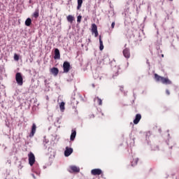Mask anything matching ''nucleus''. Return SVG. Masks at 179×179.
<instances>
[{
	"instance_id": "25",
	"label": "nucleus",
	"mask_w": 179,
	"mask_h": 179,
	"mask_svg": "<svg viewBox=\"0 0 179 179\" xmlns=\"http://www.w3.org/2000/svg\"><path fill=\"white\" fill-rule=\"evenodd\" d=\"M166 94H167V96H170V91L169 90H166Z\"/></svg>"
},
{
	"instance_id": "30",
	"label": "nucleus",
	"mask_w": 179,
	"mask_h": 179,
	"mask_svg": "<svg viewBox=\"0 0 179 179\" xmlns=\"http://www.w3.org/2000/svg\"><path fill=\"white\" fill-rule=\"evenodd\" d=\"M107 58H108L107 56H106L105 57H104V59H107Z\"/></svg>"
},
{
	"instance_id": "3",
	"label": "nucleus",
	"mask_w": 179,
	"mask_h": 179,
	"mask_svg": "<svg viewBox=\"0 0 179 179\" xmlns=\"http://www.w3.org/2000/svg\"><path fill=\"white\" fill-rule=\"evenodd\" d=\"M28 157H29V165L33 166V164L36 163V157L34 156V154H33V152H30L28 155Z\"/></svg>"
},
{
	"instance_id": "7",
	"label": "nucleus",
	"mask_w": 179,
	"mask_h": 179,
	"mask_svg": "<svg viewBox=\"0 0 179 179\" xmlns=\"http://www.w3.org/2000/svg\"><path fill=\"white\" fill-rule=\"evenodd\" d=\"M80 169L76 166H71L69 173H79Z\"/></svg>"
},
{
	"instance_id": "28",
	"label": "nucleus",
	"mask_w": 179,
	"mask_h": 179,
	"mask_svg": "<svg viewBox=\"0 0 179 179\" xmlns=\"http://www.w3.org/2000/svg\"><path fill=\"white\" fill-rule=\"evenodd\" d=\"M90 118H94V115H91L90 116Z\"/></svg>"
},
{
	"instance_id": "24",
	"label": "nucleus",
	"mask_w": 179,
	"mask_h": 179,
	"mask_svg": "<svg viewBox=\"0 0 179 179\" xmlns=\"http://www.w3.org/2000/svg\"><path fill=\"white\" fill-rule=\"evenodd\" d=\"M14 59L15 61H19V56L16 53L14 55Z\"/></svg>"
},
{
	"instance_id": "9",
	"label": "nucleus",
	"mask_w": 179,
	"mask_h": 179,
	"mask_svg": "<svg viewBox=\"0 0 179 179\" xmlns=\"http://www.w3.org/2000/svg\"><path fill=\"white\" fill-rule=\"evenodd\" d=\"M141 120H142V115L141 114H136V117L134 120V124H135V125L139 124V121H141Z\"/></svg>"
},
{
	"instance_id": "15",
	"label": "nucleus",
	"mask_w": 179,
	"mask_h": 179,
	"mask_svg": "<svg viewBox=\"0 0 179 179\" xmlns=\"http://www.w3.org/2000/svg\"><path fill=\"white\" fill-rule=\"evenodd\" d=\"M75 138H76V130H72L70 139L71 141H75Z\"/></svg>"
},
{
	"instance_id": "27",
	"label": "nucleus",
	"mask_w": 179,
	"mask_h": 179,
	"mask_svg": "<svg viewBox=\"0 0 179 179\" xmlns=\"http://www.w3.org/2000/svg\"><path fill=\"white\" fill-rule=\"evenodd\" d=\"M115 76H118V73H115V74L113 75V79H115Z\"/></svg>"
},
{
	"instance_id": "18",
	"label": "nucleus",
	"mask_w": 179,
	"mask_h": 179,
	"mask_svg": "<svg viewBox=\"0 0 179 179\" xmlns=\"http://www.w3.org/2000/svg\"><path fill=\"white\" fill-rule=\"evenodd\" d=\"M138 162H139V158L133 159V161L131 162L132 167H134V166H136V164H138Z\"/></svg>"
},
{
	"instance_id": "4",
	"label": "nucleus",
	"mask_w": 179,
	"mask_h": 179,
	"mask_svg": "<svg viewBox=\"0 0 179 179\" xmlns=\"http://www.w3.org/2000/svg\"><path fill=\"white\" fill-rule=\"evenodd\" d=\"M63 69L65 73H68L71 70V64L69 62H64L63 64Z\"/></svg>"
},
{
	"instance_id": "32",
	"label": "nucleus",
	"mask_w": 179,
	"mask_h": 179,
	"mask_svg": "<svg viewBox=\"0 0 179 179\" xmlns=\"http://www.w3.org/2000/svg\"><path fill=\"white\" fill-rule=\"evenodd\" d=\"M170 1H173V0H170Z\"/></svg>"
},
{
	"instance_id": "16",
	"label": "nucleus",
	"mask_w": 179,
	"mask_h": 179,
	"mask_svg": "<svg viewBox=\"0 0 179 179\" xmlns=\"http://www.w3.org/2000/svg\"><path fill=\"white\" fill-rule=\"evenodd\" d=\"M99 49L101 51L104 50V45H103V41H101V36H99Z\"/></svg>"
},
{
	"instance_id": "14",
	"label": "nucleus",
	"mask_w": 179,
	"mask_h": 179,
	"mask_svg": "<svg viewBox=\"0 0 179 179\" xmlns=\"http://www.w3.org/2000/svg\"><path fill=\"white\" fill-rule=\"evenodd\" d=\"M67 19V22H69V23H73V20H75V17H73V15H68L66 17Z\"/></svg>"
},
{
	"instance_id": "31",
	"label": "nucleus",
	"mask_w": 179,
	"mask_h": 179,
	"mask_svg": "<svg viewBox=\"0 0 179 179\" xmlns=\"http://www.w3.org/2000/svg\"><path fill=\"white\" fill-rule=\"evenodd\" d=\"M131 124L132 125V122H131Z\"/></svg>"
},
{
	"instance_id": "6",
	"label": "nucleus",
	"mask_w": 179,
	"mask_h": 179,
	"mask_svg": "<svg viewBox=\"0 0 179 179\" xmlns=\"http://www.w3.org/2000/svg\"><path fill=\"white\" fill-rule=\"evenodd\" d=\"M73 153V149L69 148V147H66V150L64 151V156L66 157H68L69 156H71Z\"/></svg>"
},
{
	"instance_id": "19",
	"label": "nucleus",
	"mask_w": 179,
	"mask_h": 179,
	"mask_svg": "<svg viewBox=\"0 0 179 179\" xmlns=\"http://www.w3.org/2000/svg\"><path fill=\"white\" fill-rule=\"evenodd\" d=\"M82 3H83V0H78L77 9L79 10L82 8Z\"/></svg>"
},
{
	"instance_id": "22",
	"label": "nucleus",
	"mask_w": 179,
	"mask_h": 179,
	"mask_svg": "<svg viewBox=\"0 0 179 179\" xmlns=\"http://www.w3.org/2000/svg\"><path fill=\"white\" fill-rule=\"evenodd\" d=\"M30 24H31V19L27 18L25 21V25L29 27Z\"/></svg>"
},
{
	"instance_id": "13",
	"label": "nucleus",
	"mask_w": 179,
	"mask_h": 179,
	"mask_svg": "<svg viewBox=\"0 0 179 179\" xmlns=\"http://www.w3.org/2000/svg\"><path fill=\"white\" fill-rule=\"evenodd\" d=\"M55 59H59L61 58V54L59 53V50L58 48H56L55 50Z\"/></svg>"
},
{
	"instance_id": "10",
	"label": "nucleus",
	"mask_w": 179,
	"mask_h": 179,
	"mask_svg": "<svg viewBox=\"0 0 179 179\" xmlns=\"http://www.w3.org/2000/svg\"><path fill=\"white\" fill-rule=\"evenodd\" d=\"M36 129H37V126H36V124L34 123L32 124L31 131L29 134V138H33V136H34V134H36Z\"/></svg>"
},
{
	"instance_id": "20",
	"label": "nucleus",
	"mask_w": 179,
	"mask_h": 179,
	"mask_svg": "<svg viewBox=\"0 0 179 179\" xmlns=\"http://www.w3.org/2000/svg\"><path fill=\"white\" fill-rule=\"evenodd\" d=\"M33 16H34V17H35V19H37V17H38V16H40L38 9L35 10V12L34 13Z\"/></svg>"
},
{
	"instance_id": "12",
	"label": "nucleus",
	"mask_w": 179,
	"mask_h": 179,
	"mask_svg": "<svg viewBox=\"0 0 179 179\" xmlns=\"http://www.w3.org/2000/svg\"><path fill=\"white\" fill-rule=\"evenodd\" d=\"M123 55L125 58H129V57H131V52L128 48H125L123 50Z\"/></svg>"
},
{
	"instance_id": "1",
	"label": "nucleus",
	"mask_w": 179,
	"mask_h": 179,
	"mask_svg": "<svg viewBox=\"0 0 179 179\" xmlns=\"http://www.w3.org/2000/svg\"><path fill=\"white\" fill-rule=\"evenodd\" d=\"M154 79L156 80V82H161L163 85H171L173 83L169 78L162 77L157 73L154 74Z\"/></svg>"
},
{
	"instance_id": "26",
	"label": "nucleus",
	"mask_w": 179,
	"mask_h": 179,
	"mask_svg": "<svg viewBox=\"0 0 179 179\" xmlns=\"http://www.w3.org/2000/svg\"><path fill=\"white\" fill-rule=\"evenodd\" d=\"M115 26V22H112L111 24L112 29H114Z\"/></svg>"
},
{
	"instance_id": "2",
	"label": "nucleus",
	"mask_w": 179,
	"mask_h": 179,
	"mask_svg": "<svg viewBox=\"0 0 179 179\" xmlns=\"http://www.w3.org/2000/svg\"><path fill=\"white\" fill-rule=\"evenodd\" d=\"M15 80L19 86H23V77L22 73H17L15 74Z\"/></svg>"
},
{
	"instance_id": "8",
	"label": "nucleus",
	"mask_w": 179,
	"mask_h": 179,
	"mask_svg": "<svg viewBox=\"0 0 179 179\" xmlns=\"http://www.w3.org/2000/svg\"><path fill=\"white\" fill-rule=\"evenodd\" d=\"M92 32L94 34L95 37L99 36V31H97V25L96 24H92Z\"/></svg>"
},
{
	"instance_id": "29",
	"label": "nucleus",
	"mask_w": 179,
	"mask_h": 179,
	"mask_svg": "<svg viewBox=\"0 0 179 179\" xmlns=\"http://www.w3.org/2000/svg\"><path fill=\"white\" fill-rule=\"evenodd\" d=\"M120 90L122 92L124 90V87H120Z\"/></svg>"
},
{
	"instance_id": "21",
	"label": "nucleus",
	"mask_w": 179,
	"mask_h": 179,
	"mask_svg": "<svg viewBox=\"0 0 179 179\" xmlns=\"http://www.w3.org/2000/svg\"><path fill=\"white\" fill-rule=\"evenodd\" d=\"M59 108L61 111H64V110H65V102H61Z\"/></svg>"
},
{
	"instance_id": "5",
	"label": "nucleus",
	"mask_w": 179,
	"mask_h": 179,
	"mask_svg": "<svg viewBox=\"0 0 179 179\" xmlns=\"http://www.w3.org/2000/svg\"><path fill=\"white\" fill-rule=\"evenodd\" d=\"M103 173V171L100 169H94L91 171V174L92 176H101Z\"/></svg>"
},
{
	"instance_id": "17",
	"label": "nucleus",
	"mask_w": 179,
	"mask_h": 179,
	"mask_svg": "<svg viewBox=\"0 0 179 179\" xmlns=\"http://www.w3.org/2000/svg\"><path fill=\"white\" fill-rule=\"evenodd\" d=\"M94 100V101H97L99 106L103 105V101L99 96L95 97Z\"/></svg>"
},
{
	"instance_id": "23",
	"label": "nucleus",
	"mask_w": 179,
	"mask_h": 179,
	"mask_svg": "<svg viewBox=\"0 0 179 179\" xmlns=\"http://www.w3.org/2000/svg\"><path fill=\"white\" fill-rule=\"evenodd\" d=\"M81 20H82V15H78L77 17V22H78V23H80Z\"/></svg>"
},
{
	"instance_id": "11",
	"label": "nucleus",
	"mask_w": 179,
	"mask_h": 179,
	"mask_svg": "<svg viewBox=\"0 0 179 179\" xmlns=\"http://www.w3.org/2000/svg\"><path fill=\"white\" fill-rule=\"evenodd\" d=\"M50 72L54 76H57L58 73H59V70L57 67H53L50 69Z\"/></svg>"
}]
</instances>
